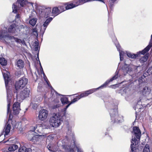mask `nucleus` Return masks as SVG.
I'll use <instances>...</instances> for the list:
<instances>
[{"instance_id": "obj_37", "label": "nucleus", "mask_w": 152, "mask_h": 152, "mask_svg": "<svg viewBox=\"0 0 152 152\" xmlns=\"http://www.w3.org/2000/svg\"><path fill=\"white\" fill-rule=\"evenodd\" d=\"M37 21V19L36 18H34L31 19H30L29 20V23L32 26H34Z\"/></svg>"}, {"instance_id": "obj_8", "label": "nucleus", "mask_w": 152, "mask_h": 152, "mask_svg": "<svg viewBox=\"0 0 152 152\" xmlns=\"http://www.w3.org/2000/svg\"><path fill=\"white\" fill-rule=\"evenodd\" d=\"M28 81V79L24 77L20 78L16 81L15 83V87L16 90L23 88L27 84Z\"/></svg>"}, {"instance_id": "obj_46", "label": "nucleus", "mask_w": 152, "mask_h": 152, "mask_svg": "<svg viewBox=\"0 0 152 152\" xmlns=\"http://www.w3.org/2000/svg\"><path fill=\"white\" fill-rule=\"evenodd\" d=\"M12 12L14 13H16L17 12L18 7L17 6L16 3H14L13 4L12 7Z\"/></svg>"}, {"instance_id": "obj_29", "label": "nucleus", "mask_w": 152, "mask_h": 152, "mask_svg": "<svg viewBox=\"0 0 152 152\" xmlns=\"http://www.w3.org/2000/svg\"><path fill=\"white\" fill-rule=\"evenodd\" d=\"M18 148V146L15 144H11L9 147L8 150L13 152L15 151Z\"/></svg>"}, {"instance_id": "obj_31", "label": "nucleus", "mask_w": 152, "mask_h": 152, "mask_svg": "<svg viewBox=\"0 0 152 152\" xmlns=\"http://www.w3.org/2000/svg\"><path fill=\"white\" fill-rule=\"evenodd\" d=\"M12 124L14 129V128H21V123L20 122H16L15 121H12Z\"/></svg>"}, {"instance_id": "obj_11", "label": "nucleus", "mask_w": 152, "mask_h": 152, "mask_svg": "<svg viewBox=\"0 0 152 152\" xmlns=\"http://www.w3.org/2000/svg\"><path fill=\"white\" fill-rule=\"evenodd\" d=\"M30 91L28 88H25L19 94H17L16 98L17 100L20 101L28 97Z\"/></svg>"}, {"instance_id": "obj_54", "label": "nucleus", "mask_w": 152, "mask_h": 152, "mask_svg": "<svg viewBox=\"0 0 152 152\" xmlns=\"http://www.w3.org/2000/svg\"><path fill=\"white\" fill-rule=\"evenodd\" d=\"M53 139V137L51 136H48L46 140L47 143L50 142L51 140H52Z\"/></svg>"}, {"instance_id": "obj_44", "label": "nucleus", "mask_w": 152, "mask_h": 152, "mask_svg": "<svg viewBox=\"0 0 152 152\" xmlns=\"http://www.w3.org/2000/svg\"><path fill=\"white\" fill-rule=\"evenodd\" d=\"M0 64L2 66H5L7 64V61L3 58H0Z\"/></svg>"}, {"instance_id": "obj_38", "label": "nucleus", "mask_w": 152, "mask_h": 152, "mask_svg": "<svg viewBox=\"0 0 152 152\" xmlns=\"http://www.w3.org/2000/svg\"><path fill=\"white\" fill-rule=\"evenodd\" d=\"M13 39H14L15 41L17 43H21L23 45L25 44V41L23 40H22L20 39H18L17 38H12V40H13Z\"/></svg>"}, {"instance_id": "obj_51", "label": "nucleus", "mask_w": 152, "mask_h": 152, "mask_svg": "<svg viewBox=\"0 0 152 152\" xmlns=\"http://www.w3.org/2000/svg\"><path fill=\"white\" fill-rule=\"evenodd\" d=\"M80 99V97L79 96H77L76 98L74 99L71 102V104H73L75 102H77V101L79 100Z\"/></svg>"}, {"instance_id": "obj_42", "label": "nucleus", "mask_w": 152, "mask_h": 152, "mask_svg": "<svg viewBox=\"0 0 152 152\" xmlns=\"http://www.w3.org/2000/svg\"><path fill=\"white\" fill-rule=\"evenodd\" d=\"M118 71H116L115 73V74L114 76L112 78H111L110 80H108L109 81V83H110L111 82H112L113 80H115L117 78H118Z\"/></svg>"}, {"instance_id": "obj_23", "label": "nucleus", "mask_w": 152, "mask_h": 152, "mask_svg": "<svg viewBox=\"0 0 152 152\" xmlns=\"http://www.w3.org/2000/svg\"><path fill=\"white\" fill-rule=\"evenodd\" d=\"M96 91V89L94 88L89 89L87 91H85L81 94H80L79 95V96L80 98H82L87 96L88 95L92 94Z\"/></svg>"}, {"instance_id": "obj_3", "label": "nucleus", "mask_w": 152, "mask_h": 152, "mask_svg": "<svg viewBox=\"0 0 152 152\" xmlns=\"http://www.w3.org/2000/svg\"><path fill=\"white\" fill-rule=\"evenodd\" d=\"M35 6L37 13L40 17L47 18L50 16H52V10L50 7L37 6V4Z\"/></svg>"}, {"instance_id": "obj_22", "label": "nucleus", "mask_w": 152, "mask_h": 152, "mask_svg": "<svg viewBox=\"0 0 152 152\" xmlns=\"http://www.w3.org/2000/svg\"><path fill=\"white\" fill-rule=\"evenodd\" d=\"M147 74L146 73H144L142 76L140 77L139 78V81L140 83H142L145 81V78L146 77V75H148V74L150 75V74H152V67L150 68L147 71Z\"/></svg>"}, {"instance_id": "obj_28", "label": "nucleus", "mask_w": 152, "mask_h": 152, "mask_svg": "<svg viewBox=\"0 0 152 152\" xmlns=\"http://www.w3.org/2000/svg\"><path fill=\"white\" fill-rule=\"evenodd\" d=\"M52 16H56L60 13V12L58 7H55L53 8L52 10Z\"/></svg>"}, {"instance_id": "obj_41", "label": "nucleus", "mask_w": 152, "mask_h": 152, "mask_svg": "<svg viewBox=\"0 0 152 152\" xmlns=\"http://www.w3.org/2000/svg\"><path fill=\"white\" fill-rule=\"evenodd\" d=\"M66 9L69 10L75 7V4L73 3L68 4H66Z\"/></svg>"}, {"instance_id": "obj_39", "label": "nucleus", "mask_w": 152, "mask_h": 152, "mask_svg": "<svg viewBox=\"0 0 152 152\" xmlns=\"http://www.w3.org/2000/svg\"><path fill=\"white\" fill-rule=\"evenodd\" d=\"M109 83H109V81L107 80L101 86H100L99 87L97 88H95L94 89H96V91L97 90H98L99 88H105L106 87L107 85Z\"/></svg>"}, {"instance_id": "obj_15", "label": "nucleus", "mask_w": 152, "mask_h": 152, "mask_svg": "<svg viewBox=\"0 0 152 152\" xmlns=\"http://www.w3.org/2000/svg\"><path fill=\"white\" fill-rule=\"evenodd\" d=\"M52 20L53 18H49L44 22L43 25L41 26L40 32L42 35L43 34L47 27Z\"/></svg>"}, {"instance_id": "obj_14", "label": "nucleus", "mask_w": 152, "mask_h": 152, "mask_svg": "<svg viewBox=\"0 0 152 152\" xmlns=\"http://www.w3.org/2000/svg\"><path fill=\"white\" fill-rule=\"evenodd\" d=\"M66 129L67 130V132H66V134H67V136H66V137H67V138L68 139V142L70 143V145L69 146H70L71 144L70 143L72 142V141L75 140L74 139H73V140H72L70 142V140H69V138H70L71 137H72L73 138H75V137H74L75 136V134L73 132H72L71 130V127L70 126L69 124H67L66 125ZM66 137L65 139H66Z\"/></svg>"}, {"instance_id": "obj_27", "label": "nucleus", "mask_w": 152, "mask_h": 152, "mask_svg": "<svg viewBox=\"0 0 152 152\" xmlns=\"http://www.w3.org/2000/svg\"><path fill=\"white\" fill-rule=\"evenodd\" d=\"M89 1H90V0H75L73 2L74 4H75V7H76L78 5Z\"/></svg>"}, {"instance_id": "obj_43", "label": "nucleus", "mask_w": 152, "mask_h": 152, "mask_svg": "<svg viewBox=\"0 0 152 152\" xmlns=\"http://www.w3.org/2000/svg\"><path fill=\"white\" fill-rule=\"evenodd\" d=\"M58 7L59 8V10L60 11V13L66 10V4L59 6Z\"/></svg>"}, {"instance_id": "obj_40", "label": "nucleus", "mask_w": 152, "mask_h": 152, "mask_svg": "<svg viewBox=\"0 0 152 152\" xmlns=\"http://www.w3.org/2000/svg\"><path fill=\"white\" fill-rule=\"evenodd\" d=\"M61 100L62 103L63 104H67L69 102L68 98L66 97H64L61 99Z\"/></svg>"}, {"instance_id": "obj_30", "label": "nucleus", "mask_w": 152, "mask_h": 152, "mask_svg": "<svg viewBox=\"0 0 152 152\" xmlns=\"http://www.w3.org/2000/svg\"><path fill=\"white\" fill-rule=\"evenodd\" d=\"M120 91L122 95L124 96L125 94H127L129 92V89L127 87L123 88L120 90Z\"/></svg>"}, {"instance_id": "obj_4", "label": "nucleus", "mask_w": 152, "mask_h": 152, "mask_svg": "<svg viewBox=\"0 0 152 152\" xmlns=\"http://www.w3.org/2000/svg\"><path fill=\"white\" fill-rule=\"evenodd\" d=\"M111 122L113 123H121L124 121L122 115L118 114L117 106H115L114 108L109 111Z\"/></svg>"}, {"instance_id": "obj_20", "label": "nucleus", "mask_w": 152, "mask_h": 152, "mask_svg": "<svg viewBox=\"0 0 152 152\" xmlns=\"http://www.w3.org/2000/svg\"><path fill=\"white\" fill-rule=\"evenodd\" d=\"M10 122H11V120L9 119L7 124L6 125L3 130V133H4V134L5 137H6V136L10 132L11 125L10 124Z\"/></svg>"}, {"instance_id": "obj_21", "label": "nucleus", "mask_w": 152, "mask_h": 152, "mask_svg": "<svg viewBox=\"0 0 152 152\" xmlns=\"http://www.w3.org/2000/svg\"><path fill=\"white\" fill-rule=\"evenodd\" d=\"M20 104L18 102H15L13 105V111L14 114H18L19 113L20 110Z\"/></svg>"}, {"instance_id": "obj_24", "label": "nucleus", "mask_w": 152, "mask_h": 152, "mask_svg": "<svg viewBox=\"0 0 152 152\" xmlns=\"http://www.w3.org/2000/svg\"><path fill=\"white\" fill-rule=\"evenodd\" d=\"M132 133L137 139L140 140L141 136V132L139 128L137 126L134 127L133 129Z\"/></svg>"}, {"instance_id": "obj_5", "label": "nucleus", "mask_w": 152, "mask_h": 152, "mask_svg": "<svg viewBox=\"0 0 152 152\" xmlns=\"http://www.w3.org/2000/svg\"><path fill=\"white\" fill-rule=\"evenodd\" d=\"M3 77H4L5 84L6 88L7 91V101L8 103L7 105V113H10V118L11 117L10 114V102L11 99V94L10 92V91L7 88V85L10 79L9 78V73L8 72L6 71V72H2Z\"/></svg>"}, {"instance_id": "obj_36", "label": "nucleus", "mask_w": 152, "mask_h": 152, "mask_svg": "<svg viewBox=\"0 0 152 152\" xmlns=\"http://www.w3.org/2000/svg\"><path fill=\"white\" fill-rule=\"evenodd\" d=\"M119 52V56L120 58V61H122L123 60V57L125 55V54H126V52L125 53V52L122 49H121Z\"/></svg>"}, {"instance_id": "obj_25", "label": "nucleus", "mask_w": 152, "mask_h": 152, "mask_svg": "<svg viewBox=\"0 0 152 152\" xmlns=\"http://www.w3.org/2000/svg\"><path fill=\"white\" fill-rule=\"evenodd\" d=\"M151 89L150 88L147 86H145L143 89V90L138 92L140 94H142L146 96H148L150 94Z\"/></svg>"}, {"instance_id": "obj_59", "label": "nucleus", "mask_w": 152, "mask_h": 152, "mask_svg": "<svg viewBox=\"0 0 152 152\" xmlns=\"http://www.w3.org/2000/svg\"><path fill=\"white\" fill-rule=\"evenodd\" d=\"M71 104V102H70L67 105H66L65 107L64 108V109H63V112L66 111L67 109L69 107V106L71 104Z\"/></svg>"}, {"instance_id": "obj_33", "label": "nucleus", "mask_w": 152, "mask_h": 152, "mask_svg": "<svg viewBox=\"0 0 152 152\" xmlns=\"http://www.w3.org/2000/svg\"><path fill=\"white\" fill-rule=\"evenodd\" d=\"M16 65L20 69L23 67L24 63L22 60L20 59L18 61Z\"/></svg>"}, {"instance_id": "obj_19", "label": "nucleus", "mask_w": 152, "mask_h": 152, "mask_svg": "<svg viewBox=\"0 0 152 152\" xmlns=\"http://www.w3.org/2000/svg\"><path fill=\"white\" fill-rule=\"evenodd\" d=\"M152 47V34L151 35V38L149 42V45L142 50L139 52L140 54L144 55L148 52Z\"/></svg>"}, {"instance_id": "obj_57", "label": "nucleus", "mask_w": 152, "mask_h": 152, "mask_svg": "<svg viewBox=\"0 0 152 152\" xmlns=\"http://www.w3.org/2000/svg\"><path fill=\"white\" fill-rule=\"evenodd\" d=\"M21 74H22V72L21 71H18V72H16V75L17 76H18V77H19L21 75Z\"/></svg>"}, {"instance_id": "obj_26", "label": "nucleus", "mask_w": 152, "mask_h": 152, "mask_svg": "<svg viewBox=\"0 0 152 152\" xmlns=\"http://www.w3.org/2000/svg\"><path fill=\"white\" fill-rule=\"evenodd\" d=\"M17 27L15 24H12L9 26L8 31L9 32L11 33H15L18 31V29H17Z\"/></svg>"}, {"instance_id": "obj_58", "label": "nucleus", "mask_w": 152, "mask_h": 152, "mask_svg": "<svg viewBox=\"0 0 152 152\" xmlns=\"http://www.w3.org/2000/svg\"><path fill=\"white\" fill-rule=\"evenodd\" d=\"M71 104V102H70L67 105H66L65 107L64 108V109H63V112L66 111L67 109L69 107V106L71 104Z\"/></svg>"}, {"instance_id": "obj_63", "label": "nucleus", "mask_w": 152, "mask_h": 152, "mask_svg": "<svg viewBox=\"0 0 152 152\" xmlns=\"http://www.w3.org/2000/svg\"><path fill=\"white\" fill-rule=\"evenodd\" d=\"M116 86V85H112V86H110V87H111L112 88H114L113 87V86Z\"/></svg>"}, {"instance_id": "obj_9", "label": "nucleus", "mask_w": 152, "mask_h": 152, "mask_svg": "<svg viewBox=\"0 0 152 152\" xmlns=\"http://www.w3.org/2000/svg\"><path fill=\"white\" fill-rule=\"evenodd\" d=\"M4 29L0 31V33L2 35V38H0V39H3L8 44H10L11 42L12 43V42L15 41V40H12V38H15L13 37L10 36L8 35H5V34L7 33V28L4 26Z\"/></svg>"}, {"instance_id": "obj_50", "label": "nucleus", "mask_w": 152, "mask_h": 152, "mask_svg": "<svg viewBox=\"0 0 152 152\" xmlns=\"http://www.w3.org/2000/svg\"><path fill=\"white\" fill-rule=\"evenodd\" d=\"M32 34L33 35H34L35 36L37 37L38 36V33L37 29L36 28H33L32 29Z\"/></svg>"}, {"instance_id": "obj_49", "label": "nucleus", "mask_w": 152, "mask_h": 152, "mask_svg": "<svg viewBox=\"0 0 152 152\" xmlns=\"http://www.w3.org/2000/svg\"><path fill=\"white\" fill-rule=\"evenodd\" d=\"M63 115L67 119H69L71 117V115L70 114L66 113V111L63 112Z\"/></svg>"}, {"instance_id": "obj_10", "label": "nucleus", "mask_w": 152, "mask_h": 152, "mask_svg": "<svg viewBox=\"0 0 152 152\" xmlns=\"http://www.w3.org/2000/svg\"><path fill=\"white\" fill-rule=\"evenodd\" d=\"M4 29L0 31V33L2 35V38H0V39H3L8 44H10L11 42L12 43V42L15 41V40H12V38H15L13 37L10 36L8 35H5V34L7 33V28L4 26Z\"/></svg>"}, {"instance_id": "obj_64", "label": "nucleus", "mask_w": 152, "mask_h": 152, "mask_svg": "<svg viewBox=\"0 0 152 152\" xmlns=\"http://www.w3.org/2000/svg\"><path fill=\"white\" fill-rule=\"evenodd\" d=\"M35 45H38V43L37 41H35Z\"/></svg>"}, {"instance_id": "obj_7", "label": "nucleus", "mask_w": 152, "mask_h": 152, "mask_svg": "<svg viewBox=\"0 0 152 152\" xmlns=\"http://www.w3.org/2000/svg\"><path fill=\"white\" fill-rule=\"evenodd\" d=\"M43 126H42L41 125L38 124L32 127L33 128L32 130L29 132L28 136V140L31 141L35 134L36 133V132L41 133H42L43 132Z\"/></svg>"}, {"instance_id": "obj_12", "label": "nucleus", "mask_w": 152, "mask_h": 152, "mask_svg": "<svg viewBox=\"0 0 152 152\" xmlns=\"http://www.w3.org/2000/svg\"><path fill=\"white\" fill-rule=\"evenodd\" d=\"M125 61V64L123 66L122 69L123 71V72L124 73V75H125L126 73H128L134 79H135L136 77H135V76L136 75L132 74L133 73V71H132V68L129 67L128 64H126Z\"/></svg>"}, {"instance_id": "obj_34", "label": "nucleus", "mask_w": 152, "mask_h": 152, "mask_svg": "<svg viewBox=\"0 0 152 152\" xmlns=\"http://www.w3.org/2000/svg\"><path fill=\"white\" fill-rule=\"evenodd\" d=\"M18 4L22 7L26 6V3H27L28 0H17Z\"/></svg>"}, {"instance_id": "obj_61", "label": "nucleus", "mask_w": 152, "mask_h": 152, "mask_svg": "<svg viewBox=\"0 0 152 152\" xmlns=\"http://www.w3.org/2000/svg\"><path fill=\"white\" fill-rule=\"evenodd\" d=\"M20 18V15L19 14H17L15 17V19H19Z\"/></svg>"}, {"instance_id": "obj_32", "label": "nucleus", "mask_w": 152, "mask_h": 152, "mask_svg": "<svg viewBox=\"0 0 152 152\" xmlns=\"http://www.w3.org/2000/svg\"><path fill=\"white\" fill-rule=\"evenodd\" d=\"M126 54L129 58H135L138 57L139 55L138 53L134 54L128 52H126Z\"/></svg>"}, {"instance_id": "obj_2", "label": "nucleus", "mask_w": 152, "mask_h": 152, "mask_svg": "<svg viewBox=\"0 0 152 152\" xmlns=\"http://www.w3.org/2000/svg\"><path fill=\"white\" fill-rule=\"evenodd\" d=\"M49 124L45 123L41 125L43 126V128L50 129L52 127L56 128L59 127L62 122L61 116L58 114L54 113L49 119Z\"/></svg>"}, {"instance_id": "obj_55", "label": "nucleus", "mask_w": 152, "mask_h": 152, "mask_svg": "<svg viewBox=\"0 0 152 152\" xmlns=\"http://www.w3.org/2000/svg\"><path fill=\"white\" fill-rule=\"evenodd\" d=\"M30 106L33 109H36L37 108V104L34 103H31Z\"/></svg>"}, {"instance_id": "obj_1", "label": "nucleus", "mask_w": 152, "mask_h": 152, "mask_svg": "<svg viewBox=\"0 0 152 152\" xmlns=\"http://www.w3.org/2000/svg\"><path fill=\"white\" fill-rule=\"evenodd\" d=\"M70 143L68 142L67 137L62 141H59L58 143V146L59 148H62L64 151H58V147L55 145L53 142H51L47 145V148L51 152H68L70 151Z\"/></svg>"}, {"instance_id": "obj_62", "label": "nucleus", "mask_w": 152, "mask_h": 152, "mask_svg": "<svg viewBox=\"0 0 152 152\" xmlns=\"http://www.w3.org/2000/svg\"><path fill=\"white\" fill-rule=\"evenodd\" d=\"M38 45H35L34 49L35 51H37L38 50Z\"/></svg>"}, {"instance_id": "obj_48", "label": "nucleus", "mask_w": 152, "mask_h": 152, "mask_svg": "<svg viewBox=\"0 0 152 152\" xmlns=\"http://www.w3.org/2000/svg\"><path fill=\"white\" fill-rule=\"evenodd\" d=\"M143 152H150V150L149 145H145L143 150Z\"/></svg>"}, {"instance_id": "obj_56", "label": "nucleus", "mask_w": 152, "mask_h": 152, "mask_svg": "<svg viewBox=\"0 0 152 152\" xmlns=\"http://www.w3.org/2000/svg\"><path fill=\"white\" fill-rule=\"evenodd\" d=\"M115 45L117 50L118 51H119L120 50H121V49H122V48H121V47L119 44L118 42H117L115 44Z\"/></svg>"}, {"instance_id": "obj_45", "label": "nucleus", "mask_w": 152, "mask_h": 152, "mask_svg": "<svg viewBox=\"0 0 152 152\" xmlns=\"http://www.w3.org/2000/svg\"><path fill=\"white\" fill-rule=\"evenodd\" d=\"M31 152H41L40 150L37 147L32 146L30 148Z\"/></svg>"}, {"instance_id": "obj_6", "label": "nucleus", "mask_w": 152, "mask_h": 152, "mask_svg": "<svg viewBox=\"0 0 152 152\" xmlns=\"http://www.w3.org/2000/svg\"><path fill=\"white\" fill-rule=\"evenodd\" d=\"M43 73L44 76V79L45 80L48 86V87H51V94H52V98H54L55 97V96L56 97V99L54 100V102H56V104L53 105L52 107V108L53 109H55L56 108L60 106V104H58L59 102V99L58 98V96H62V95L58 93L56 91L53 89L51 86H50L49 82L46 79V77L45 76V75L44 72H43Z\"/></svg>"}, {"instance_id": "obj_18", "label": "nucleus", "mask_w": 152, "mask_h": 152, "mask_svg": "<svg viewBox=\"0 0 152 152\" xmlns=\"http://www.w3.org/2000/svg\"><path fill=\"white\" fill-rule=\"evenodd\" d=\"M43 132L41 133H40L36 132V134H35L31 141L35 142H36L39 141V139L41 138H45L46 137L45 135L41 134Z\"/></svg>"}, {"instance_id": "obj_35", "label": "nucleus", "mask_w": 152, "mask_h": 152, "mask_svg": "<svg viewBox=\"0 0 152 152\" xmlns=\"http://www.w3.org/2000/svg\"><path fill=\"white\" fill-rule=\"evenodd\" d=\"M149 54L147 53L145 56L140 58V61L141 63H143L146 62L148 58Z\"/></svg>"}, {"instance_id": "obj_16", "label": "nucleus", "mask_w": 152, "mask_h": 152, "mask_svg": "<svg viewBox=\"0 0 152 152\" xmlns=\"http://www.w3.org/2000/svg\"><path fill=\"white\" fill-rule=\"evenodd\" d=\"M48 112L45 109L41 110L39 112L38 118L39 120L43 121L46 119L48 116Z\"/></svg>"}, {"instance_id": "obj_17", "label": "nucleus", "mask_w": 152, "mask_h": 152, "mask_svg": "<svg viewBox=\"0 0 152 152\" xmlns=\"http://www.w3.org/2000/svg\"><path fill=\"white\" fill-rule=\"evenodd\" d=\"M139 141L137 140L134 137V138H132V141L131 144V148L132 151L131 152H135L138 146Z\"/></svg>"}, {"instance_id": "obj_53", "label": "nucleus", "mask_w": 152, "mask_h": 152, "mask_svg": "<svg viewBox=\"0 0 152 152\" xmlns=\"http://www.w3.org/2000/svg\"><path fill=\"white\" fill-rule=\"evenodd\" d=\"M17 29H18V31H20L22 29L24 28V26L22 25H17Z\"/></svg>"}, {"instance_id": "obj_47", "label": "nucleus", "mask_w": 152, "mask_h": 152, "mask_svg": "<svg viewBox=\"0 0 152 152\" xmlns=\"http://www.w3.org/2000/svg\"><path fill=\"white\" fill-rule=\"evenodd\" d=\"M15 139V137H10L7 140L4 142L7 143V144H10L11 142H13V141Z\"/></svg>"}, {"instance_id": "obj_13", "label": "nucleus", "mask_w": 152, "mask_h": 152, "mask_svg": "<svg viewBox=\"0 0 152 152\" xmlns=\"http://www.w3.org/2000/svg\"><path fill=\"white\" fill-rule=\"evenodd\" d=\"M70 144V151L68 152H83L79 144L75 145L74 140L72 141Z\"/></svg>"}, {"instance_id": "obj_60", "label": "nucleus", "mask_w": 152, "mask_h": 152, "mask_svg": "<svg viewBox=\"0 0 152 152\" xmlns=\"http://www.w3.org/2000/svg\"><path fill=\"white\" fill-rule=\"evenodd\" d=\"M117 0H110L109 1V3L110 4L112 5Z\"/></svg>"}, {"instance_id": "obj_52", "label": "nucleus", "mask_w": 152, "mask_h": 152, "mask_svg": "<svg viewBox=\"0 0 152 152\" xmlns=\"http://www.w3.org/2000/svg\"><path fill=\"white\" fill-rule=\"evenodd\" d=\"M33 3L28 1V0L27 1V3H26V6H28L30 7L34 8Z\"/></svg>"}]
</instances>
